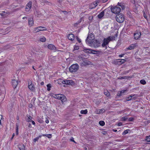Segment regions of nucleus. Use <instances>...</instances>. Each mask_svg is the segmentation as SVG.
<instances>
[{"label": "nucleus", "instance_id": "1", "mask_svg": "<svg viewBox=\"0 0 150 150\" xmlns=\"http://www.w3.org/2000/svg\"><path fill=\"white\" fill-rule=\"evenodd\" d=\"M117 37V35L116 34L115 36H110L108 37L107 38H105L103 40V42L102 45V47H106L110 41L115 40V38Z\"/></svg>", "mask_w": 150, "mask_h": 150}, {"label": "nucleus", "instance_id": "2", "mask_svg": "<svg viewBox=\"0 0 150 150\" xmlns=\"http://www.w3.org/2000/svg\"><path fill=\"white\" fill-rule=\"evenodd\" d=\"M79 67V65L77 64L72 65L69 68L70 71L72 73L76 72Z\"/></svg>", "mask_w": 150, "mask_h": 150}, {"label": "nucleus", "instance_id": "3", "mask_svg": "<svg viewBox=\"0 0 150 150\" xmlns=\"http://www.w3.org/2000/svg\"><path fill=\"white\" fill-rule=\"evenodd\" d=\"M111 10L113 13L117 14L120 13L121 11V9L119 6H115L111 7Z\"/></svg>", "mask_w": 150, "mask_h": 150}, {"label": "nucleus", "instance_id": "4", "mask_svg": "<svg viewBox=\"0 0 150 150\" xmlns=\"http://www.w3.org/2000/svg\"><path fill=\"white\" fill-rule=\"evenodd\" d=\"M116 19L117 21L119 23L123 22L124 20V17L123 15L121 14L116 15Z\"/></svg>", "mask_w": 150, "mask_h": 150}, {"label": "nucleus", "instance_id": "5", "mask_svg": "<svg viewBox=\"0 0 150 150\" xmlns=\"http://www.w3.org/2000/svg\"><path fill=\"white\" fill-rule=\"evenodd\" d=\"M62 83L71 86H74L75 84L74 81L72 80H65L62 81Z\"/></svg>", "mask_w": 150, "mask_h": 150}, {"label": "nucleus", "instance_id": "6", "mask_svg": "<svg viewBox=\"0 0 150 150\" xmlns=\"http://www.w3.org/2000/svg\"><path fill=\"white\" fill-rule=\"evenodd\" d=\"M92 46L95 48H97L100 46V42L96 40H93V42L92 43Z\"/></svg>", "mask_w": 150, "mask_h": 150}, {"label": "nucleus", "instance_id": "7", "mask_svg": "<svg viewBox=\"0 0 150 150\" xmlns=\"http://www.w3.org/2000/svg\"><path fill=\"white\" fill-rule=\"evenodd\" d=\"M93 36V34H90L89 35L87 38V39L86 40V42H88V43H91L93 41V40H94L93 38H92V37Z\"/></svg>", "mask_w": 150, "mask_h": 150}, {"label": "nucleus", "instance_id": "8", "mask_svg": "<svg viewBox=\"0 0 150 150\" xmlns=\"http://www.w3.org/2000/svg\"><path fill=\"white\" fill-rule=\"evenodd\" d=\"M32 2L31 1L29 2L26 5L25 7V11L28 12L31 9L32 7Z\"/></svg>", "mask_w": 150, "mask_h": 150}, {"label": "nucleus", "instance_id": "9", "mask_svg": "<svg viewBox=\"0 0 150 150\" xmlns=\"http://www.w3.org/2000/svg\"><path fill=\"white\" fill-rule=\"evenodd\" d=\"M141 35L140 31H137L136 33L134 34V38L136 40H137L140 38Z\"/></svg>", "mask_w": 150, "mask_h": 150}, {"label": "nucleus", "instance_id": "10", "mask_svg": "<svg viewBox=\"0 0 150 150\" xmlns=\"http://www.w3.org/2000/svg\"><path fill=\"white\" fill-rule=\"evenodd\" d=\"M83 51L84 52L86 53L93 54H95V52H97V51L95 50H92L87 49H84L83 50Z\"/></svg>", "mask_w": 150, "mask_h": 150}, {"label": "nucleus", "instance_id": "11", "mask_svg": "<svg viewBox=\"0 0 150 150\" xmlns=\"http://www.w3.org/2000/svg\"><path fill=\"white\" fill-rule=\"evenodd\" d=\"M28 87L29 89L32 91H34L35 89L34 85L32 84L31 81H30L28 82Z\"/></svg>", "mask_w": 150, "mask_h": 150}, {"label": "nucleus", "instance_id": "12", "mask_svg": "<svg viewBox=\"0 0 150 150\" xmlns=\"http://www.w3.org/2000/svg\"><path fill=\"white\" fill-rule=\"evenodd\" d=\"M59 96V100H61L62 103H63L67 101V98L64 95L62 94H60Z\"/></svg>", "mask_w": 150, "mask_h": 150}, {"label": "nucleus", "instance_id": "13", "mask_svg": "<svg viewBox=\"0 0 150 150\" xmlns=\"http://www.w3.org/2000/svg\"><path fill=\"white\" fill-rule=\"evenodd\" d=\"M34 24V21L32 18H30L28 19V25L29 26L32 27Z\"/></svg>", "mask_w": 150, "mask_h": 150}, {"label": "nucleus", "instance_id": "14", "mask_svg": "<svg viewBox=\"0 0 150 150\" xmlns=\"http://www.w3.org/2000/svg\"><path fill=\"white\" fill-rule=\"evenodd\" d=\"M12 83L13 87L14 88H15L17 86L18 82L17 80L13 79L12 80Z\"/></svg>", "mask_w": 150, "mask_h": 150}, {"label": "nucleus", "instance_id": "15", "mask_svg": "<svg viewBox=\"0 0 150 150\" xmlns=\"http://www.w3.org/2000/svg\"><path fill=\"white\" fill-rule=\"evenodd\" d=\"M104 112L105 110L103 109H102L100 110H96L95 111V113L97 114H100Z\"/></svg>", "mask_w": 150, "mask_h": 150}, {"label": "nucleus", "instance_id": "16", "mask_svg": "<svg viewBox=\"0 0 150 150\" xmlns=\"http://www.w3.org/2000/svg\"><path fill=\"white\" fill-rule=\"evenodd\" d=\"M18 147L20 150H25V146L23 144L18 145Z\"/></svg>", "mask_w": 150, "mask_h": 150}, {"label": "nucleus", "instance_id": "17", "mask_svg": "<svg viewBox=\"0 0 150 150\" xmlns=\"http://www.w3.org/2000/svg\"><path fill=\"white\" fill-rule=\"evenodd\" d=\"M48 48L51 50H56V48L52 44L49 45L48 46Z\"/></svg>", "mask_w": 150, "mask_h": 150}, {"label": "nucleus", "instance_id": "18", "mask_svg": "<svg viewBox=\"0 0 150 150\" xmlns=\"http://www.w3.org/2000/svg\"><path fill=\"white\" fill-rule=\"evenodd\" d=\"M68 38L69 40H73L74 39V36L73 34H70L69 35Z\"/></svg>", "mask_w": 150, "mask_h": 150}, {"label": "nucleus", "instance_id": "19", "mask_svg": "<svg viewBox=\"0 0 150 150\" xmlns=\"http://www.w3.org/2000/svg\"><path fill=\"white\" fill-rule=\"evenodd\" d=\"M98 1H96L95 2H94L91 4V6H92V5H93V6L91 7V9H93L95 8L98 5Z\"/></svg>", "mask_w": 150, "mask_h": 150}, {"label": "nucleus", "instance_id": "20", "mask_svg": "<svg viewBox=\"0 0 150 150\" xmlns=\"http://www.w3.org/2000/svg\"><path fill=\"white\" fill-rule=\"evenodd\" d=\"M136 44H132L131 45L127 48L129 50H131L134 49L136 47Z\"/></svg>", "mask_w": 150, "mask_h": 150}, {"label": "nucleus", "instance_id": "21", "mask_svg": "<svg viewBox=\"0 0 150 150\" xmlns=\"http://www.w3.org/2000/svg\"><path fill=\"white\" fill-rule=\"evenodd\" d=\"M126 60L125 59H119L118 61V62L119 63V64H121L124 63H125L126 62Z\"/></svg>", "mask_w": 150, "mask_h": 150}, {"label": "nucleus", "instance_id": "22", "mask_svg": "<svg viewBox=\"0 0 150 150\" xmlns=\"http://www.w3.org/2000/svg\"><path fill=\"white\" fill-rule=\"evenodd\" d=\"M126 91V90H123L120 92H119L117 94V96H120L123 95V93H125Z\"/></svg>", "mask_w": 150, "mask_h": 150}, {"label": "nucleus", "instance_id": "23", "mask_svg": "<svg viewBox=\"0 0 150 150\" xmlns=\"http://www.w3.org/2000/svg\"><path fill=\"white\" fill-rule=\"evenodd\" d=\"M104 11H102L98 15V18H101L104 15Z\"/></svg>", "mask_w": 150, "mask_h": 150}, {"label": "nucleus", "instance_id": "24", "mask_svg": "<svg viewBox=\"0 0 150 150\" xmlns=\"http://www.w3.org/2000/svg\"><path fill=\"white\" fill-rule=\"evenodd\" d=\"M40 31H45L47 30V29L44 27L41 26H39L38 27Z\"/></svg>", "mask_w": 150, "mask_h": 150}, {"label": "nucleus", "instance_id": "25", "mask_svg": "<svg viewBox=\"0 0 150 150\" xmlns=\"http://www.w3.org/2000/svg\"><path fill=\"white\" fill-rule=\"evenodd\" d=\"M80 113L81 114H86L88 113V110L87 109H85L84 110H81Z\"/></svg>", "mask_w": 150, "mask_h": 150}, {"label": "nucleus", "instance_id": "26", "mask_svg": "<svg viewBox=\"0 0 150 150\" xmlns=\"http://www.w3.org/2000/svg\"><path fill=\"white\" fill-rule=\"evenodd\" d=\"M83 63L84 64L86 65H90L91 64V62H90L87 60L84 61Z\"/></svg>", "mask_w": 150, "mask_h": 150}, {"label": "nucleus", "instance_id": "27", "mask_svg": "<svg viewBox=\"0 0 150 150\" xmlns=\"http://www.w3.org/2000/svg\"><path fill=\"white\" fill-rule=\"evenodd\" d=\"M7 13L5 11H2L1 13H0V15L2 16H4L7 15Z\"/></svg>", "mask_w": 150, "mask_h": 150}, {"label": "nucleus", "instance_id": "28", "mask_svg": "<svg viewBox=\"0 0 150 150\" xmlns=\"http://www.w3.org/2000/svg\"><path fill=\"white\" fill-rule=\"evenodd\" d=\"M33 31L35 33H37L40 31L38 27L36 28H33Z\"/></svg>", "mask_w": 150, "mask_h": 150}, {"label": "nucleus", "instance_id": "29", "mask_svg": "<svg viewBox=\"0 0 150 150\" xmlns=\"http://www.w3.org/2000/svg\"><path fill=\"white\" fill-rule=\"evenodd\" d=\"M104 94L105 95H106L107 96H110V93L108 91L106 90H104Z\"/></svg>", "mask_w": 150, "mask_h": 150}, {"label": "nucleus", "instance_id": "30", "mask_svg": "<svg viewBox=\"0 0 150 150\" xmlns=\"http://www.w3.org/2000/svg\"><path fill=\"white\" fill-rule=\"evenodd\" d=\"M99 123L100 125L102 126H103L105 124V123L103 121H100L99 122Z\"/></svg>", "mask_w": 150, "mask_h": 150}, {"label": "nucleus", "instance_id": "31", "mask_svg": "<svg viewBox=\"0 0 150 150\" xmlns=\"http://www.w3.org/2000/svg\"><path fill=\"white\" fill-rule=\"evenodd\" d=\"M18 125L17 124L16 125V134L17 135L18 134Z\"/></svg>", "mask_w": 150, "mask_h": 150}, {"label": "nucleus", "instance_id": "32", "mask_svg": "<svg viewBox=\"0 0 150 150\" xmlns=\"http://www.w3.org/2000/svg\"><path fill=\"white\" fill-rule=\"evenodd\" d=\"M42 136H46V137H47L48 138H50L52 137V135L50 134H42Z\"/></svg>", "mask_w": 150, "mask_h": 150}, {"label": "nucleus", "instance_id": "33", "mask_svg": "<svg viewBox=\"0 0 150 150\" xmlns=\"http://www.w3.org/2000/svg\"><path fill=\"white\" fill-rule=\"evenodd\" d=\"M40 40L42 42H44L46 40V39L44 37H42L40 39Z\"/></svg>", "mask_w": 150, "mask_h": 150}, {"label": "nucleus", "instance_id": "34", "mask_svg": "<svg viewBox=\"0 0 150 150\" xmlns=\"http://www.w3.org/2000/svg\"><path fill=\"white\" fill-rule=\"evenodd\" d=\"M47 90L48 91H50V88L51 87V85L50 84H48L47 85Z\"/></svg>", "mask_w": 150, "mask_h": 150}, {"label": "nucleus", "instance_id": "35", "mask_svg": "<svg viewBox=\"0 0 150 150\" xmlns=\"http://www.w3.org/2000/svg\"><path fill=\"white\" fill-rule=\"evenodd\" d=\"M140 83L144 85L146 83V82L145 80H142L140 81Z\"/></svg>", "mask_w": 150, "mask_h": 150}, {"label": "nucleus", "instance_id": "36", "mask_svg": "<svg viewBox=\"0 0 150 150\" xmlns=\"http://www.w3.org/2000/svg\"><path fill=\"white\" fill-rule=\"evenodd\" d=\"M128 117L126 116L123 117L122 118V121H127Z\"/></svg>", "mask_w": 150, "mask_h": 150}, {"label": "nucleus", "instance_id": "37", "mask_svg": "<svg viewBox=\"0 0 150 150\" xmlns=\"http://www.w3.org/2000/svg\"><path fill=\"white\" fill-rule=\"evenodd\" d=\"M129 131V130H128V129H127V130H125L122 132V135H125V134H127V133H128Z\"/></svg>", "mask_w": 150, "mask_h": 150}, {"label": "nucleus", "instance_id": "38", "mask_svg": "<svg viewBox=\"0 0 150 150\" xmlns=\"http://www.w3.org/2000/svg\"><path fill=\"white\" fill-rule=\"evenodd\" d=\"M60 96V94L55 95L54 96V98H57L58 99H59Z\"/></svg>", "mask_w": 150, "mask_h": 150}, {"label": "nucleus", "instance_id": "39", "mask_svg": "<svg viewBox=\"0 0 150 150\" xmlns=\"http://www.w3.org/2000/svg\"><path fill=\"white\" fill-rule=\"evenodd\" d=\"M79 46L76 45H75L74 46V50H77L78 49H79Z\"/></svg>", "mask_w": 150, "mask_h": 150}, {"label": "nucleus", "instance_id": "40", "mask_svg": "<svg viewBox=\"0 0 150 150\" xmlns=\"http://www.w3.org/2000/svg\"><path fill=\"white\" fill-rule=\"evenodd\" d=\"M127 76H124V77H120L118 78V79H127Z\"/></svg>", "mask_w": 150, "mask_h": 150}, {"label": "nucleus", "instance_id": "41", "mask_svg": "<svg viewBox=\"0 0 150 150\" xmlns=\"http://www.w3.org/2000/svg\"><path fill=\"white\" fill-rule=\"evenodd\" d=\"M146 140L148 142H150V136L146 137Z\"/></svg>", "mask_w": 150, "mask_h": 150}, {"label": "nucleus", "instance_id": "42", "mask_svg": "<svg viewBox=\"0 0 150 150\" xmlns=\"http://www.w3.org/2000/svg\"><path fill=\"white\" fill-rule=\"evenodd\" d=\"M134 120V118L133 117L128 118L127 121H132Z\"/></svg>", "mask_w": 150, "mask_h": 150}, {"label": "nucleus", "instance_id": "43", "mask_svg": "<svg viewBox=\"0 0 150 150\" xmlns=\"http://www.w3.org/2000/svg\"><path fill=\"white\" fill-rule=\"evenodd\" d=\"M39 137H37L35 138H34L33 139V141L34 142H35L36 141H38L39 139Z\"/></svg>", "mask_w": 150, "mask_h": 150}, {"label": "nucleus", "instance_id": "44", "mask_svg": "<svg viewBox=\"0 0 150 150\" xmlns=\"http://www.w3.org/2000/svg\"><path fill=\"white\" fill-rule=\"evenodd\" d=\"M31 117L30 116H29L27 119V121L28 122H30L31 120Z\"/></svg>", "mask_w": 150, "mask_h": 150}, {"label": "nucleus", "instance_id": "45", "mask_svg": "<svg viewBox=\"0 0 150 150\" xmlns=\"http://www.w3.org/2000/svg\"><path fill=\"white\" fill-rule=\"evenodd\" d=\"M70 141H71L73 142H74L75 143V141H74V139L73 137H72L70 139Z\"/></svg>", "mask_w": 150, "mask_h": 150}, {"label": "nucleus", "instance_id": "46", "mask_svg": "<svg viewBox=\"0 0 150 150\" xmlns=\"http://www.w3.org/2000/svg\"><path fill=\"white\" fill-rule=\"evenodd\" d=\"M2 118V116L0 115V125H1V120Z\"/></svg>", "mask_w": 150, "mask_h": 150}, {"label": "nucleus", "instance_id": "47", "mask_svg": "<svg viewBox=\"0 0 150 150\" xmlns=\"http://www.w3.org/2000/svg\"><path fill=\"white\" fill-rule=\"evenodd\" d=\"M101 133L103 134H105L107 133V132L106 131H103Z\"/></svg>", "mask_w": 150, "mask_h": 150}, {"label": "nucleus", "instance_id": "48", "mask_svg": "<svg viewBox=\"0 0 150 150\" xmlns=\"http://www.w3.org/2000/svg\"><path fill=\"white\" fill-rule=\"evenodd\" d=\"M93 16H90L89 17H88V19L90 20H91L92 18H93Z\"/></svg>", "mask_w": 150, "mask_h": 150}, {"label": "nucleus", "instance_id": "49", "mask_svg": "<svg viewBox=\"0 0 150 150\" xmlns=\"http://www.w3.org/2000/svg\"><path fill=\"white\" fill-rule=\"evenodd\" d=\"M117 125L118 126H122V123L121 122H120V123H119L118 124V125Z\"/></svg>", "mask_w": 150, "mask_h": 150}, {"label": "nucleus", "instance_id": "50", "mask_svg": "<svg viewBox=\"0 0 150 150\" xmlns=\"http://www.w3.org/2000/svg\"><path fill=\"white\" fill-rule=\"evenodd\" d=\"M77 40L80 43L81 42V40L80 39H79L78 38H77Z\"/></svg>", "mask_w": 150, "mask_h": 150}, {"label": "nucleus", "instance_id": "51", "mask_svg": "<svg viewBox=\"0 0 150 150\" xmlns=\"http://www.w3.org/2000/svg\"><path fill=\"white\" fill-rule=\"evenodd\" d=\"M124 55V54H120L119 55V57H122Z\"/></svg>", "mask_w": 150, "mask_h": 150}, {"label": "nucleus", "instance_id": "52", "mask_svg": "<svg viewBox=\"0 0 150 150\" xmlns=\"http://www.w3.org/2000/svg\"><path fill=\"white\" fill-rule=\"evenodd\" d=\"M144 16L145 18H147L146 15L145 13L144 14Z\"/></svg>", "mask_w": 150, "mask_h": 150}, {"label": "nucleus", "instance_id": "53", "mask_svg": "<svg viewBox=\"0 0 150 150\" xmlns=\"http://www.w3.org/2000/svg\"><path fill=\"white\" fill-rule=\"evenodd\" d=\"M45 122L46 123L48 124L49 123V121L48 120H45Z\"/></svg>", "mask_w": 150, "mask_h": 150}, {"label": "nucleus", "instance_id": "54", "mask_svg": "<svg viewBox=\"0 0 150 150\" xmlns=\"http://www.w3.org/2000/svg\"><path fill=\"white\" fill-rule=\"evenodd\" d=\"M108 1V0H103L102 1L103 3H105Z\"/></svg>", "mask_w": 150, "mask_h": 150}, {"label": "nucleus", "instance_id": "55", "mask_svg": "<svg viewBox=\"0 0 150 150\" xmlns=\"http://www.w3.org/2000/svg\"><path fill=\"white\" fill-rule=\"evenodd\" d=\"M31 122L33 125H35V122L33 121L32 120Z\"/></svg>", "mask_w": 150, "mask_h": 150}, {"label": "nucleus", "instance_id": "56", "mask_svg": "<svg viewBox=\"0 0 150 150\" xmlns=\"http://www.w3.org/2000/svg\"><path fill=\"white\" fill-rule=\"evenodd\" d=\"M44 82L43 81H42L41 83L40 84L41 85H44Z\"/></svg>", "mask_w": 150, "mask_h": 150}, {"label": "nucleus", "instance_id": "57", "mask_svg": "<svg viewBox=\"0 0 150 150\" xmlns=\"http://www.w3.org/2000/svg\"><path fill=\"white\" fill-rule=\"evenodd\" d=\"M15 136V134L14 133H13V135H12V138H11V139H12L13 137H14V136Z\"/></svg>", "mask_w": 150, "mask_h": 150}, {"label": "nucleus", "instance_id": "58", "mask_svg": "<svg viewBox=\"0 0 150 150\" xmlns=\"http://www.w3.org/2000/svg\"><path fill=\"white\" fill-rule=\"evenodd\" d=\"M131 98H132V96H129V97H128V98L129 99V100H130L131 99Z\"/></svg>", "mask_w": 150, "mask_h": 150}, {"label": "nucleus", "instance_id": "59", "mask_svg": "<svg viewBox=\"0 0 150 150\" xmlns=\"http://www.w3.org/2000/svg\"><path fill=\"white\" fill-rule=\"evenodd\" d=\"M113 131L114 132H116L117 130L116 129H113Z\"/></svg>", "mask_w": 150, "mask_h": 150}, {"label": "nucleus", "instance_id": "60", "mask_svg": "<svg viewBox=\"0 0 150 150\" xmlns=\"http://www.w3.org/2000/svg\"><path fill=\"white\" fill-rule=\"evenodd\" d=\"M27 17H23V19H27Z\"/></svg>", "mask_w": 150, "mask_h": 150}, {"label": "nucleus", "instance_id": "61", "mask_svg": "<svg viewBox=\"0 0 150 150\" xmlns=\"http://www.w3.org/2000/svg\"><path fill=\"white\" fill-rule=\"evenodd\" d=\"M93 5H92V6H91V5L90 6V8H91V7H93Z\"/></svg>", "mask_w": 150, "mask_h": 150}, {"label": "nucleus", "instance_id": "62", "mask_svg": "<svg viewBox=\"0 0 150 150\" xmlns=\"http://www.w3.org/2000/svg\"><path fill=\"white\" fill-rule=\"evenodd\" d=\"M33 68L34 70H35V69L34 68V67L33 66Z\"/></svg>", "mask_w": 150, "mask_h": 150}, {"label": "nucleus", "instance_id": "63", "mask_svg": "<svg viewBox=\"0 0 150 150\" xmlns=\"http://www.w3.org/2000/svg\"><path fill=\"white\" fill-rule=\"evenodd\" d=\"M15 7H16V6H13V7H12V8H15Z\"/></svg>", "mask_w": 150, "mask_h": 150}, {"label": "nucleus", "instance_id": "64", "mask_svg": "<svg viewBox=\"0 0 150 150\" xmlns=\"http://www.w3.org/2000/svg\"><path fill=\"white\" fill-rule=\"evenodd\" d=\"M41 136H40L38 137H39V138H41Z\"/></svg>", "mask_w": 150, "mask_h": 150}]
</instances>
